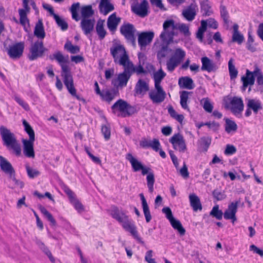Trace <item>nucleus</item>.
<instances>
[{
  "label": "nucleus",
  "instance_id": "obj_4",
  "mask_svg": "<svg viewBox=\"0 0 263 263\" xmlns=\"http://www.w3.org/2000/svg\"><path fill=\"white\" fill-rule=\"evenodd\" d=\"M0 134L4 145L11 148L17 156H20L21 154V145L17 141L14 134L4 126L0 127Z\"/></svg>",
  "mask_w": 263,
  "mask_h": 263
},
{
  "label": "nucleus",
  "instance_id": "obj_22",
  "mask_svg": "<svg viewBox=\"0 0 263 263\" xmlns=\"http://www.w3.org/2000/svg\"><path fill=\"white\" fill-rule=\"evenodd\" d=\"M241 81L243 85L242 86V91H245L248 86H252L255 82V74L254 71L251 72L249 70H247L246 76L241 77Z\"/></svg>",
  "mask_w": 263,
  "mask_h": 263
},
{
  "label": "nucleus",
  "instance_id": "obj_24",
  "mask_svg": "<svg viewBox=\"0 0 263 263\" xmlns=\"http://www.w3.org/2000/svg\"><path fill=\"white\" fill-rule=\"evenodd\" d=\"M178 85L180 88L189 90L193 89L195 87L193 79L187 76L180 77L178 80Z\"/></svg>",
  "mask_w": 263,
  "mask_h": 263
},
{
  "label": "nucleus",
  "instance_id": "obj_54",
  "mask_svg": "<svg viewBox=\"0 0 263 263\" xmlns=\"http://www.w3.org/2000/svg\"><path fill=\"white\" fill-rule=\"evenodd\" d=\"M64 48L72 54L77 53L80 51V47L76 45H73L70 42L66 43Z\"/></svg>",
  "mask_w": 263,
  "mask_h": 263
},
{
  "label": "nucleus",
  "instance_id": "obj_60",
  "mask_svg": "<svg viewBox=\"0 0 263 263\" xmlns=\"http://www.w3.org/2000/svg\"><path fill=\"white\" fill-rule=\"evenodd\" d=\"M255 77L257 78V83L258 85L263 86V75L258 68H256L254 71Z\"/></svg>",
  "mask_w": 263,
  "mask_h": 263
},
{
  "label": "nucleus",
  "instance_id": "obj_62",
  "mask_svg": "<svg viewBox=\"0 0 263 263\" xmlns=\"http://www.w3.org/2000/svg\"><path fill=\"white\" fill-rule=\"evenodd\" d=\"M102 133L106 140H108L110 137V129L109 125H104L102 126Z\"/></svg>",
  "mask_w": 263,
  "mask_h": 263
},
{
  "label": "nucleus",
  "instance_id": "obj_1",
  "mask_svg": "<svg viewBox=\"0 0 263 263\" xmlns=\"http://www.w3.org/2000/svg\"><path fill=\"white\" fill-rule=\"evenodd\" d=\"M49 59L51 60H55L60 65L62 69L61 75L63 78V82L65 86L71 96L78 99L79 97L77 95V91L74 87L72 76L71 74L70 69L68 66V56H65L61 51H57L52 55H50Z\"/></svg>",
  "mask_w": 263,
  "mask_h": 263
},
{
  "label": "nucleus",
  "instance_id": "obj_7",
  "mask_svg": "<svg viewBox=\"0 0 263 263\" xmlns=\"http://www.w3.org/2000/svg\"><path fill=\"white\" fill-rule=\"evenodd\" d=\"M110 52L115 62L123 67H125L130 61L124 47L122 45H114L110 48Z\"/></svg>",
  "mask_w": 263,
  "mask_h": 263
},
{
  "label": "nucleus",
  "instance_id": "obj_45",
  "mask_svg": "<svg viewBox=\"0 0 263 263\" xmlns=\"http://www.w3.org/2000/svg\"><path fill=\"white\" fill-rule=\"evenodd\" d=\"M234 60L231 59L228 62V68L231 79H235L238 74V71L233 63Z\"/></svg>",
  "mask_w": 263,
  "mask_h": 263
},
{
  "label": "nucleus",
  "instance_id": "obj_44",
  "mask_svg": "<svg viewBox=\"0 0 263 263\" xmlns=\"http://www.w3.org/2000/svg\"><path fill=\"white\" fill-rule=\"evenodd\" d=\"M96 31L101 40L104 39L106 34V31L104 28V23L103 21H99L96 26Z\"/></svg>",
  "mask_w": 263,
  "mask_h": 263
},
{
  "label": "nucleus",
  "instance_id": "obj_28",
  "mask_svg": "<svg viewBox=\"0 0 263 263\" xmlns=\"http://www.w3.org/2000/svg\"><path fill=\"white\" fill-rule=\"evenodd\" d=\"M116 96V93L114 90L107 88L103 89L99 95L102 101L108 103H110L112 101L115 99Z\"/></svg>",
  "mask_w": 263,
  "mask_h": 263
},
{
  "label": "nucleus",
  "instance_id": "obj_3",
  "mask_svg": "<svg viewBox=\"0 0 263 263\" xmlns=\"http://www.w3.org/2000/svg\"><path fill=\"white\" fill-rule=\"evenodd\" d=\"M126 159L131 164L133 170L135 172L141 171L143 175L147 174V184L151 193L154 191V184L155 182L154 174L151 168L143 165L142 162L134 157L132 154L128 153L126 156Z\"/></svg>",
  "mask_w": 263,
  "mask_h": 263
},
{
  "label": "nucleus",
  "instance_id": "obj_42",
  "mask_svg": "<svg viewBox=\"0 0 263 263\" xmlns=\"http://www.w3.org/2000/svg\"><path fill=\"white\" fill-rule=\"evenodd\" d=\"M170 222L173 228L177 230L181 235H184L185 230L178 220H177L174 218L170 220Z\"/></svg>",
  "mask_w": 263,
  "mask_h": 263
},
{
  "label": "nucleus",
  "instance_id": "obj_34",
  "mask_svg": "<svg viewBox=\"0 0 263 263\" xmlns=\"http://www.w3.org/2000/svg\"><path fill=\"white\" fill-rule=\"evenodd\" d=\"M239 26L234 24L233 26L232 41L241 44L244 41L243 35L238 31Z\"/></svg>",
  "mask_w": 263,
  "mask_h": 263
},
{
  "label": "nucleus",
  "instance_id": "obj_5",
  "mask_svg": "<svg viewBox=\"0 0 263 263\" xmlns=\"http://www.w3.org/2000/svg\"><path fill=\"white\" fill-rule=\"evenodd\" d=\"M171 54L166 63L168 71L172 72L182 62L186 56L185 51L180 47L171 50Z\"/></svg>",
  "mask_w": 263,
  "mask_h": 263
},
{
  "label": "nucleus",
  "instance_id": "obj_47",
  "mask_svg": "<svg viewBox=\"0 0 263 263\" xmlns=\"http://www.w3.org/2000/svg\"><path fill=\"white\" fill-rule=\"evenodd\" d=\"M200 104L206 111L208 112H211L212 111L213 106L208 98L202 99L200 100Z\"/></svg>",
  "mask_w": 263,
  "mask_h": 263
},
{
  "label": "nucleus",
  "instance_id": "obj_23",
  "mask_svg": "<svg viewBox=\"0 0 263 263\" xmlns=\"http://www.w3.org/2000/svg\"><path fill=\"white\" fill-rule=\"evenodd\" d=\"M148 90V83L144 80L139 79L135 87V91L136 95L143 96Z\"/></svg>",
  "mask_w": 263,
  "mask_h": 263
},
{
  "label": "nucleus",
  "instance_id": "obj_18",
  "mask_svg": "<svg viewBox=\"0 0 263 263\" xmlns=\"http://www.w3.org/2000/svg\"><path fill=\"white\" fill-rule=\"evenodd\" d=\"M155 34L153 31L142 32L138 35V44L141 48L145 47L150 44L154 37Z\"/></svg>",
  "mask_w": 263,
  "mask_h": 263
},
{
  "label": "nucleus",
  "instance_id": "obj_38",
  "mask_svg": "<svg viewBox=\"0 0 263 263\" xmlns=\"http://www.w3.org/2000/svg\"><path fill=\"white\" fill-rule=\"evenodd\" d=\"M201 12L203 16H210L213 13L210 2L204 0L200 3Z\"/></svg>",
  "mask_w": 263,
  "mask_h": 263
},
{
  "label": "nucleus",
  "instance_id": "obj_49",
  "mask_svg": "<svg viewBox=\"0 0 263 263\" xmlns=\"http://www.w3.org/2000/svg\"><path fill=\"white\" fill-rule=\"evenodd\" d=\"M168 112L172 118L182 124L184 120V116L182 115L178 114L172 107L168 108Z\"/></svg>",
  "mask_w": 263,
  "mask_h": 263
},
{
  "label": "nucleus",
  "instance_id": "obj_55",
  "mask_svg": "<svg viewBox=\"0 0 263 263\" xmlns=\"http://www.w3.org/2000/svg\"><path fill=\"white\" fill-rule=\"evenodd\" d=\"M58 24V25L63 30H66L68 28L67 23L62 18H61L58 15H54L53 17Z\"/></svg>",
  "mask_w": 263,
  "mask_h": 263
},
{
  "label": "nucleus",
  "instance_id": "obj_26",
  "mask_svg": "<svg viewBox=\"0 0 263 263\" xmlns=\"http://www.w3.org/2000/svg\"><path fill=\"white\" fill-rule=\"evenodd\" d=\"M0 166L2 170L6 174L11 176L15 173L14 170L11 164L5 158L0 156Z\"/></svg>",
  "mask_w": 263,
  "mask_h": 263
},
{
  "label": "nucleus",
  "instance_id": "obj_43",
  "mask_svg": "<svg viewBox=\"0 0 263 263\" xmlns=\"http://www.w3.org/2000/svg\"><path fill=\"white\" fill-rule=\"evenodd\" d=\"M80 8V4L79 3H73L70 8V11L71 13L72 18L78 22L80 20V17L78 14V11Z\"/></svg>",
  "mask_w": 263,
  "mask_h": 263
},
{
  "label": "nucleus",
  "instance_id": "obj_9",
  "mask_svg": "<svg viewBox=\"0 0 263 263\" xmlns=\"http://www.w3.org/2000/svg\"><path fill=\"white\" fill-rule=\"evenodd\" d=\"M123 68L124 71L117 74L111 81V84L118 89H122L126 86L131 77L126 67H123Z\"/></svg>",
  "mask_w": 263,
  "mask_h": 263
},
{
  "label": "nucleus",
  "instance_id": "obj_27",
  "mask_svg": "<svg viewBox=\"0 0 263 263\" xmlns=\"http://www.w3.org/2000/svg\"><path fill=\"white\" fill-rule=\"evenodd\" d=\"M95 24L94 19H82L81 22V27L85 34L88 35L93 29Z\"/></svg>",
  "mask_w": 263,
  "mask_h": 263
},
{
  "label": "nucleus",
  "instance_id": "obj_19",
  "mask_svg": "<svg viewBox=\"0 0 263 263\" xmlns=\"http://www.w3.org/2000/svg\"><path fill=\"white\" fill-rule=\"evenodd\" d=\"M34 140H35L31 139L22 140L24 154L26 157L28 158H34L35 157V154L33 148Z\"/></svg>",
  "mask_w": 263,
  "mask_h": 263
},
{
  "label": "nucleus",
  "instance_id": "obj_10",
  "mask_svg": "<svg viewBox=\"0 0 263 263\" xmlns=\"http://www.w3.org/2000/svg\"><path fill=\"white\" fill-rule=\"evenodd\" d=\"M47 50V49L44 47L43 42L39 40L35 42L30 48L29 59L34 60L41 57Z\"/></svg>",
  "mask_w": 263,
  "mask_h": 263
},
{
  "label": "nucleus",
  "instance_id": "obj_31",
  "mask_svg": "<svg viewBox=\"0 0 263 263\" xmlns=\"http://www.w3.org/2000/svg\"><path fill=\"white\" fill-rule=\"evenodd\" d=\"M99 9L101 13L106 15L114 9V7L109 0H101Z\"/></svg>",
  "mask_w": 263,
  "mask_h": 263
},
{
  "label": "nucleus",
  "instance_id": "obj_14",
  "mask_svg": "<svg viewBox=\"0 0 263 263\" xmlns=\"http://www.w3.org/2000/svg\"><path fill=\"white\" fill-rule=\"evenodd\" d=\"M148 2L146 0H143L141 3L134 2L132 5L133 12L137 15L144 17L148 13Z\"/></svg>",
  "mask_w": 263,
  "mask_h": 263
},
{
  "label": "nucleus",
  "instance_id": "obj_21",
  "mask_svg": "<svg viewBox=\"0 0 263 263\" xmlns=\"http://www.w3.org/2000/svg\"><path fill=\"white\" fill-rule=\"evenodd\" d=\"M198 10L197 5L196 3H192L182 11V15L186 20L192 21L195 18Z\"/></svg>",
  "mask_w": 263,
  "mask_h": 263
},
{
  "label": "nucleus",
  "instance_id": "obj_41",
  "mask_svg": "<svg viewBox=\"0 0 263 263\" xmlns=\"http://www.w3.org/2000/svg\"><path fill=\"white\" fill-rule=\"evenodd\" d=\"M207 28V22L205 20L201 21V26L196 33V37L200 41H203V34Z\"/></svg>",
  "mask_w": 263,
  "mask_h": 263
},
{
  "label": "nucleus",
  "instance_id": "obj_16",
  "mask_svg": "<svg viewBox=\"0 0 263 263\" xmlns=\"http://www.w3.org/2000/svg\"><path fill=\"white\" fill-rule=\"evenodd\" d=\"M247 101V109L245 112L246 117H249L251 115V110H253L254 113L256 114L262 108L261 102L258 99H249Z\"/></svg>",
  "mask_w": 263,
  "mask_h": 263
},
{
  "label": "nucleus",
  "instance_id": "obj_11",
  "mask_svg": "<svg viewBox=\"0 0 263 263\" xmlns=\"http://www.w3.org/2000/svg\"><path fill=\"white\" fill-rule=\"evenodd\" d=\"M132 107L126 101L120 99L117 101L111 107V109L114 114L119 116V112L121 113L124 116L130 115V111Z\"/></svg>",
  "mask_w": 263,
  "mask_h": 263
},
{
  "label": "nucleus",
  "instance_id": "obj_61",
  "mask_svg": "<svg viewBox=\"0 0 263 263\" xmlns=\"http://www.w3.org/2000/svg\"><path fill=\"white\" fill-rule=\"evenodd\" d=\"M211 143V140L205 138H202L200 140V147L206 152Z\"/></svg>",
  "mask_w": 263,
  "mask_h": 263
},
{
  "label": "nucleus",
  "instance_id": "obj_46",
  "mask_svg": "<svg viewBox=\"0 0 263 263\" xmlns=\"http://www.w3.org/2000/svg\"><path fill=\"white\" fill-rule=\"evenodd\" d=\"M18 13L20 17V23L25 29L27 26H29V20L27 16L28 13H26L25 11L23 10H18Z\"/></svg>",
  "mask_w": 263,
  "mask_h": 263
},
{
  "label": "nucleus",
  "instance_id": "obj_29",
  "mask_svg": "<svg viewBox=\"0 0 263 263\" xmlns=\"http://www.w3.org/2000/svg\"><path fill=\"white\" fill-rule=\"evenodd\" d=\"M192 94V92L183 90L180 92V103L181 107L190 112V109L188 106L187 103L189 101V97Z\"/></svg>",
  "mask_w": 263,
  "mask_h": 263
},
{
  "label": "nucleus",
  "instance_id": "obj_35",
  "mask_svg": "<svg viewBox=\"0 0 263 263\" xmlns=\"http://www.w3.org/2000/svg\"><path fill=\"white\" fill-rule=\"evenodd\" d=\"M140 197L142 201V209L144 215L145 217L146 221L147 222H149L152 219V216L150 213L148 205L142 193L140 194Z\"/></svg>",
  "mask_w": 263,
  "mask_h": 263
},
{
  "label": "nucleus",
  "instance_id": "obj_15",
  "mask_svg": "<svg viewBox=\"0 0 263 263\" xmlns=\"http://www.w3.org/2000/svg\"><path fill=\"white\" fill-rule=\"evenodd\" d=\"M24 49V43L19 42L10 46L7 50V53L11 59H18L22 56Z\"/></svg>",
  "mask_w": 263,
  "mask_h": 263
},
{
  "label": "nucleus",
  "instance_id": "obj_39",
  "mask_svg": "<svg viewBox=\"0 0 263 263\" xmlns=\"http://www.w3.org/2000/svg\"><path fill=\"white\" fill-rule=\"evenodd\" d=\"M174 29L177 32L179 30L183 33L185 36H189L190 34L189 27L188 25L183 23H175L174 22Z\"/></svg>",
  "mask_w": 263,
  "mask_h": 263
},
{
  "label": "nucleus",
  "instance_id": "obj_50",
  "mask_svg": "<svg viewBox=\"0 0 263 263\" xmlns=\"http://www.w3.org/2000/svg\"><path fill=\"white\" fill-rule=\"evenodd\" d=\"M23 124L25 128V130L28 134L29 139L35 140V134L32 128L29 124L25 120L23 121Z\"/></svg>",
  "mask_w": 263,
  "mask_h": 263
},
{
  "label": "nucleus",
  "instance_id": "obj_25",
  "mask_svg": "<svg viewBox=\"0 0 263 263\" xmlns=\"http://www.w3.org/2000/svg\"><path fill=\"white\" fill-rule=\"evenodd\" d=\"M201 61L202 63V70L210 72L216 70L217 67L215 64L208 57H204L202 58Z\"/></svg>",
  "mask_w": 263,
  "mask_h": 263
},
{
  "label": "nucleus",
  "instance_id": "obj_64",
  "mask_svg": "<svg viewBox=\"0 0 263 263\" xmlns=\"http://www.w3.org/2000/svg\"><path fill=\"white\" fill-rule=\"evenodd\" d=\"M220 15L226 23L228 22L229 14L227 10L226 7L223 5H221L220 7Z\"/></svg>",
  "mask_w": 263,
  "mask_h": 263
},
{
  "label": "nucleus",
  "instance_id": "obj_56",
  "mask_svg": "<svg viewBox=\"0 0 263 263\" xmlns=\"http://www.w3.org/2000/svg\"><path fill=\"white\" fill-rule=\"evenodd\" d=\"M26 169L27 175L30 178L36 177L40 174L39 171L30 167L28 165H26Z\"/></svg>",
  "mask_w": 263,
  "mask_h": 263
},
{
  "label": "nucleus",
  "instance_id": "obj_48",
  "mask_svg": "<svg viewBox=\"0 0 263 263\" xmlns=\"http://www.w3.org/2000/svg\"><path fill=\"white\" fill-rule=\"evenodd\" d=\"M41 212L44 215L47 220L50 222L52 226L56 225V221L52 216V215L43 206L40 208Z\"/></svg>",
  "mask_w": 263,
  "mask_h": 263
},
{
  "label": "nucleus",
  "instance_id": "obj_40",
  "mask_svg": "<svg viewBox=\"0 0 263 263\" xmlns=\"http://www.w3.org/2000/svg\"><path fill=\"white\" fill-rule=\"evenodd\" d=\"M166 73L160 68L154 73L155 86H161V82L165 77Z\"/></svg>",
  "mask_w": 263,
  "mask_h": 263
},
{
  "label": "nucleus",
  "instance_id": "obj_12",
  "mask_svg": "<svg viewBox=\"0 0 263 263\" xmlns=\"http://www.w3.org/2000/svg\"><path fill=\"white\" fill-rule=\"evenodd\" d=\"M173 148L181 153H184L187 150L185 141L183 136L180 134L174 135L169 140Z\"/></svg>",
  "mask_w": 263,
  "mask_h": 263
},
{
  "label": "nucleus",
  "instance_id": "obj_63",
  "mask_svg": "<svg viewBox=\"0 0 263 263\" xmlns=\"http://www.w3.org/2000/svg\"><path fill=\"white\" fill-rule=\"evenodd\" d=\"M10 181L12 182L13 186V188L15 187H20L21 189L23 188L24 186V183L18 180H17L14 176V174L12 175L11 176L9 177Z\"/></svg>",
  "mask_w": 263,
  "mask_h": 263
},
{
  "label": "nucleus",
  "instance_id": "obj_8",
  "mask_svg": "<svg viewBox=\"0 0 263 263\" xmlns=\"http://www.w3.org/2000/svg\"><path fill=\"white\" fill-rule=\"evenodd\" d=\"M223 101L225 107L230 109L236 116L240 115L243 110V102L242 99L240 97H226L224 99Z\"/></svg>",
  "mask_w": 263,
  "mask_h": 263
},
{
  "label": "nucleus",
  "instance_id": "obj_32",
  "mask_svg": "<svg viewBox=\"0 0 263 263\" xmlns=\"http://www.w3.org/2000/svg\"><path fill=\"white\" fill-rule=\"evenodd\" d=\"M189 200L191 206L194 211L201 210L202 205L200 199L195 194H191L189 195Z\"/></svg>",
  "mask_w": 263,
  "mask_h": 263
},
{
  "label": "nucleus",
  "instance_id": "obj_52",
  "mask_svg": "<svg viewBox=\"0 0 263 263\" xmlns=\"http://www.w3.org/2000/svg\"><path fill=\"white\" fill-rule=\"evenodd\" d=\"M237 126L235 122L227 120L226 122L225 129L228 133H230L232 132H235L237 130Z\"/></svg>",
  "mask_w": 263,
  "mask_h": 263
},
{
  "label": "nucleus",
  "instance_id": "obj_6",
  "mask_svg": "<svg viewBox=\"0 0 263 263\" xmlns=\"http://www.w3.org/2000/svg\"><path fill=\"white\" fill-rule=\"evenodd\" d=\"M177 35V31L174 29V21H165L163 25V31L159 36L162 43L170 44L173 42L174 36Z\"/></svg>",
  "mask_w": 263,
  "mask_h": 263
},
{
  "label": "nucleus",
  "instance_id": "obj_57",
  "mask_svg": "<svg viewBox=\"0 0 263 263\" xmlns=\"http://www.w3.org/2000/svg\"><path fill=\"white\" fill-rule=\"evenodd\" d=\"M70 201L78 212L80 213L84 210L83 205L76 197L72 198Z\"/></svg>",
  "mask_w": 263,
  "mask_h": 263
},
{
  "label": "nucleus",
  "instance_id": "obj_33",
  "mask_svg": "<svg viewBox=\"0 0 263 263\" xmlns=\"http://www.w3.org/2000/svg\"><path fill=\"white\" fill-rule=\"evenodd\" d=\"M34 34L39 39L43 40L45 37V32L43 24L41 20H39L35 25Z\"/></svg>",
  "mask_w": 263,
  "mask_h": 263
},
{
  "label": "nucleus",
  "instance_id": "obj_36",
  "mask_svg": "<svg viewBox=\"0 0 263 263\" xmlns=\"http://www.w3.org/2000/svg\"><path fill=\"white\" fill-rule=\"evenodd\" d=\"M125 67L128 72L130 73V76L134 72L136 73L137 74L145 72L143 67L141 65H139L138 66H135L131 61H129Z\"/></svg>",
  "mask_w": 263,
  "mask_h": 263
},
{
  "label": "nucleus",
  "instance_id": "obj_59",
  "mask_svg": "<svg viewBox=\"0 0 263 263\" xmlns=\"http://www.w3.org/2000/svg\"><path fill=\"white\" fill-rule=\"evenodd\" d=\"M13 99L25 110H27V111L29 110L30 107H29V106L28 104V103H27L26 102H25L23 99H22L17 95H14L13 96Z\"/></svg>",
  "mask_w": 263,
  "mask_h": 263
},
{
  "label": "nucleus",
  "instance_id": "obj_13",
  "mask_svg": "<svg viewBox=\"0 0 263 263\" xmlns=\"http://www.w3.org/2000/svg\"><path fill=\"white\" fill-rule=\"evenodd\" d=\"M149 97L154 103H160L164 100L166 93L161 86H155V89L149 91Z\"/></svg>",
  "mask_w": 263,
  "mask_h": 263
},
{
  "label": "nucleus",
  "instance_id": "obj_51",
  "mask_svg": "<svg viewBox=\"0 0 263 263\" xmlns=\"http://www.w3.org/2000/svg\"><path fill=\"white\" fill-rule=\"evenodd\" d=\"M36 243L39 246V247L43 250V251L45 253V254L48 256L50 260L54 262L55 261L54 257L52 256L51 253L50 251L46 248L45 245L40 240H37Z\"/></svg>",
  "mask_w": 263,
  "mask_h": 263
},
{
  "label": "nucleus",
  "instance_id": "obj_37",
  "mask_svg": "<svg viewBox=\"0 0 263 263\" xmlns=\"http://www.w3.org/2000/svg\"><path fill=\"white\" fill-rule=\"evenodd\" d=\"M82 19H89L94 13L91 5L83 6L80 8Z\"/></svg>",
  "mask_w": 263,
  "mask_h": 263
},
{
  "label": "nucleus",
  "instance_id": "obj_20",
  "mask_svg": "<svg viewBox=\"0 0 263 263\" xmlns=\"http://www.w3.org/2000/svg\"><path fill=\"white\" fill-rule=\"evenodd\" d=\"M238 204L239 201L233 202L229 204L228 209L223 214L226 219H231L233 222L236 220L235 214L237 211Z\"/></svg>",
  "mask_w": 263,
  "mask_h": 263
},
{
  "label": "nucleus",
  "instance_id": "obj_58",
  "mask_svg": "<svg viewBox=\"0 0 263 263\" xmlns=\"http://www.w3.org/2000/svg\"><path fill=\"white\" fill-rule=\"evenodd\" d=\"M168 45L169 44H167L162 43V44L160 45L157 54L158 57L164 58L166 55L168 48Z\"/></svg>",
  "mask_w": 263,
  "mask_h": 263
},
{
  "label": "nucleus",
  "instance_id": "obj_17",
  "mask_svg": "<svg viewBox=\"0 0 263 263\" xmlns=\"http://www.w3.org/2000/svg\"><path fill=\"white\" fill-rule=\"evenodd\" d=\"M120 31L127 40L133 43L135 42L134 33L135 29L133 25L130 24L123 25L120 28Z\"/></svg>",
  "mask_w": 263,
  "mask_h": 263
},
{
  "label": "nucleus",
  "instance_id": "obj_53",
  "mask_svg": "<svg viewBox=\"0 0 263 263\" xmlns=\"http://www.w3.org/2000/svg\"><path fill=\"white\" fill-rule=\"evenodd\" d=\"M210 215L218 220H220L222 218L223 213L221 210L219 209V206L216 205L213 208Z\"/></svg>",
  "mask_w": 263,
  "mask_h": 263
},
{
  "label": "nucleus",
  "instance_id": "obj_30",
  "mask_svg": "<svg viewBox=\"0 0 263 263\" xmlns=\"http://www.w3.org/2000/svg\"><path fill=\"white\" fill-rule=\"evenodd\" d=\"M121 18L116 16L115 13L110 15L107 19V27L109 30L112 32L115 31L117 28L118 25L120 23Z\"/></svg>",
  "mask_w": 263,
  "mask_h": 263
},
{
  "label": "nucleus",
  "instance_id": "obj_2",
  "mask_svg": "<svg viewBox=\"0 0 263 263\" xmlns=\"http://www.w3.org/2000/svg\"><path fill=\"white\" fill-rule=\"evenodd\" d=\"M109 213L112 218L117 221L125 231L129 233L138 242L143 243L134 222L129 218L125 211L117 206H112L109 210Z\"/></svg>",
  "mask_w": 263,
  "mask_h": 263
}]
</instances>
